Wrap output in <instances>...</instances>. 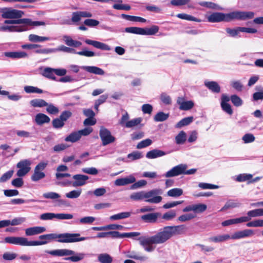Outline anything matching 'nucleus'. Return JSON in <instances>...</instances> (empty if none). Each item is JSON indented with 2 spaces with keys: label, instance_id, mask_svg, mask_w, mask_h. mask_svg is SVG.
Listing matches in <instances>:
<instances>
[{
  "label": "nucleus",
  "instance_id": "7ed1b4c3",
  "mask_svg": "<svg viewBox=\"0 0 263 263\" xmlns=\"http://www.w3.org/2000/svg\"><path fill=\"white\" fill-rule=\"evenodd\" d=\"M255 13L252 11L237 10L228 13L215 12L209 15L207 19L210 23L231 22L235 20L246 21L252 19Z\"/></svg>",
  "mask_w": 263,
  "mask_h": 263
},
{
  "label": "nucleus",
  "instance_id": "f3484780",
  "mask_svg": "<svg viewBox=\"0 0 263 263\" xmlns=\"http://www.w3.org/2000/svg\"><path fill=\"white\" fill-rule=\"evenodd\" d=\"M45 252L53 256H64L75 254V252L68 249H57L51 251H45Z\"/></svg>",
  "mask_w": 263,
  "mask_h": 263
},
{
  "label": "nucleus",
  "instance_id": "9b49d317",
  "mask_svg": "<svg viewBox=\"0 0 263 263\" xmlns=\"http://www.w3.org/2000/svg\"><path fill=\"white\" fill-rule=\"evenodd\" d=\"M99 136L103 146L111 143L115 141V138L111 135L110 132L103 127H101L100 129Z\"/></svg>",
  "mask_w": 263,
  "mask_h": 263
},
{
  "label": "nucleus",
  "instance_id": "9d476101",
  "mask_svg": "<svg viewBox=\"0 0 263 263\" xmlns=\"http://www.w3.org/2000/svg\"><path fill=\"white\" fill-rule=\"evenodd\" d=\"M32 162L29 159H23L18 162L16 167L19 168L17 171L16 175L21 177L25 176L31 170Z\"/></svg>",
  "mask_w": 263,
  "mask_h": 263
},
{
  "label": "nucleus",
  "instance_id": "393cba45",
  "mask_svg": "<svg viewBox=\"0 0 263 263\" xmlns=\"http://www.w3.org/2000/svg\"><path fill=\"white\" fill-rule=\"evenodd\" d=\"M4 55L12 59H22L28 57L27 53L24 51L5 52Z\"/></svg>",
  "mask_w": 263,
  "mask_h": 263
},
{
  "label": "nucleus",
  "instance_id": "2eb2a0df",
  "mask_svg": "<svg viewBox=\"0 0 263 263\" xmlns=\"http://www.w3.org/2000/svg\"><path fill=\"white\" fill-rule=\"evenodd\" d=\"M254 233V231L252 229H245L235 232L231 237L232 239H240L251 237Z\"/></svg>",
  "mask_w": 263,
  "mask_h": 263
},
{
  "label": "nucleus",
  "instance_id": "3c124183",
  "mask_svg": "<svg viewBox=\"0 0 263 263\" xmlns=\"http://www.w3.org/2000/svg\"><path fill=\"white\" fill-rule=\"evenodd\" d=\"M233 105L236 107L240 106L242 105L243 101L242 99L236 95H233L230 98Z\"/></svg>",
  "mask_w": 263,
  "mask_h": 263
},
{
  "label": "nucleus",
  "instance_id": "774afa93",
  "mask_svg": "<svg viewBox=\"0 0 263 263\" xmlns=\"http://www.w3.org/2000/svg\"><path fill=\"white\" fill-rule=\"evenodd\" d=\"M52 124L53 127L56 129L61 128L65 124L64 122L60 118L53 119Z\"/></svg>",
  "mask_w": 263,
  "mask_h": 263
},
{
  "label": "nucleus",
  "instance_id": "423d86ee",
  "mask_svg": "<svg viewBox=\"0 0 263 263\" xmlns=\"http://www.w3.org/2000/svg\"><path fill=\"white\" fill-rule=\"evenodd\" d=\"M159 27L153 25L151 28H143L137 27H129L125 28V31L127 33L144 35H153L159 31Z\"/></svg>",
  "mask_w": 263,
  "mask_h": 263
},
{
  "label": "nucleus",
  "instance_id": "f8f14e48",
  "mask_svg": "<svg viewBox=\"0 0 263 263\" xmlns=\"http://www.w3.org/2000/svg\"><path fill=\"white\" fill-rule=\"evenodd\" d=\"M226 30L229 35L232 37L236 36L240 32L249 33H255L257 32V30L256 29L242 27H237L235 28H227Z\"/></svg>",
  "mask_w": 263,
  "mask_h": 263
},
{
  "label": "nucleus",
  "instance_id": "6e6d98bb",
  "mask_svg": "<svg viewBox=\"0 0 263 263\" xmlns=\"http://www.w3.org/2000/svg\"><path fill=\"white\" fill-rule=\"evenodd\" d=\"M125 254L127 257L136 260H144L146 259V257L144 256H140L137 255L134 251H128L125 252Z\"/></svg>",
  "mask_w": 263,
  "mask_h": 263
},
{
  "label": "nucleus",
  "instance_id": "ddd939ff",
  "mask_svg": "<svg viewBox=\"0 0 263 263\" xmlns=\"http://www.w3.org/2000/svg\"><path fill=\"white\" fill-rule=\"evenodd\" d=\"M187 168L186 164H180L173 167L171 170L167 171L164 176L166 178L177 176L183 174L184 171Z\"/></svg>",
  "mask_w": 263,
  "mask_h": 263
},
{
  "label": "nucleus",
  "instance_id": "0eeeda50",
  "mask_svg": "<svg viewBox=\"0 0 263 263\" xmlns=\"http://www.w3.org/2000/svg\"><path fill=\"white\" fill-rule=\"evenodd\" d=\"M5 242L22 246H35L44 243V242L30 241L25 237L14 236L5 237Z\"/></svg>",
  "mask_w": 263,
  "mask_h": 263
},
{
  "label": "nucleus",
  "instance_id": "58836bf2",
  "mask_svg": "<svg viewBox=\"0 0 263 263\" xmlns=\"http://www.w3.org/2000/svg\"><path fill=\"white\" fill-rule=\"evenodd\" d=\"M30 104L34 107H42L48 105V103L41 99H33L30 101Z\"/></svg>",
  "mask_w": 263,
  "mask_h": 263
},
{
  "label": "nucleus",
  "instance_id": "e433bc0d",
  "mask_svg": "<svg viewBox=\"0 0 263 263\" xmlns=\"http://www.w3.org/2000/svg\"><path fill=\"white\" fill-rule=\"evenodd\" d=\"M242 222H244L243 217H240L239 218L230 219H228L225 221H223L221 223V225L223 227H227V226H229L230 225L236 224L240 223H242Z\"/></svg>",
  "mask_w": 263,
  "mask_h": 263
},
{
  "label": "nucleus",
  "instance_id": "72a5a7b5",
  "mask_svg": "<svg viewBox=\"0 0 263 263\" xmlns=\"http://www.w3.org/2000/svg\"><path fill=\"white\" fill-rule=\"evenodd\" d=\"M240 204H241L236 200L230 199L227 201L224 205L220 210V211L239 207Z\"/></svg>",
  "mask_w": 263,
  "mask_h": 263
},
{
  "label": "nucleus",
  "instance_id": "864d4df0",
  "mask_svg": "<svg viewBox=\"0 0 263 263\" xmlns=\"http://www.w3.org/2000/svg\"><path fill=\"white\" fill-rule=\"evenodd\" d=\"M230 85L237 91H241L243 88V85L240 80L232 81L230 82Z\"/></svg>",
  "mask_w": 263,
  "mask_h": 263
},
{
  "label": "nucleus",
  "instance_id": "8fccbe9b",
  "mask_svg": "<svg viewBox=\"0 0 263 263\" xmlns=\"http://www.w3.org/2000/svg\"><path fill=\"white\" fill-rule=\"evenodd\" d=\"M176 16L182 20L194 21L196 22H200L199 19L185 13H179L176 15Z\"/></svg>",
  "mask_w": 263,
  "mask_h": 263
},
{
  "label": "nucleus",
  "instance_id": "aec40b11",
  "mask_svg": "<svg viewBox=\"0 0 263 263\" xmlns=\"http://www.w3.org/2000/svg\"><path fill=\"white\" fill-rule=\"evenodd\" d=\"M177 103L179 105V109L181 110H188L192 108L194 103L192 101H185L183 97H178Z\"/></svg>",
  "mask_w": 263,
  "mask_h": 263
},
{
  "label": "nucleus",
  "instance_id": "c756f323",
  "mask_svg": "<svg viewBox=\"0 0 263 263\" xmlns=\"http://www.w3.org/2000/svg\"><path fill=\"white\" fill-rule=\"evenodd\" d=\"M54 74V68L50 67L45 68L42 72L43 76L52 80L57 81Z\"/></svg>",
  "mask_w": 263,
  "mask_h": 263
},
{
  "label": "nucleus",
  "instance_id": "a211bd4d",
  "mask_svg": "<svg viewBox=\"0 0 263 263\" xmlns=\"http://www.w3.org/2000/svg\"><path fill=\"white\" fill-rule=\"evenodd\" d=\"M72 179L74 181L72 182V186L74 187L81 186L86 183L89 177L82 174H76L72 176Z\"/></svg>",
  "mask_w": 263,
  "mask_h": 263
},
{
  "label": "nucleus",
  "instance_id": "5fc2aeb1",
  "mask_svg": "<svg viewBox=\"0 0 263 263\" xmlns=\"http://www.w3.org/2000/svg\"><path fill=\"white\" fill-rule=\"evenodd\" d=\"M37 200L34 199L24 200L23 199L18 198L11 199L10 203L12 204H20L24 203L35 202Z\"/></svg>",
  "mask_w": 263,
  "mask_h": 263
},
{
  "label": "nucleus",
  "instance_id": "13d9d810",
  "mask_svg": "<svg viewBox=\"0 0 263 263\" xmlns=\"http://www.w3.org/2000/svg\"><path fill=\"white\" fill-rule=\"evenodd\" d=\"M194 212L195 213H201L206 210L207 206L202 203L193 204Z\"/></svg>",
  "mask_w": 263,
  "mask_h": 263
},
{
  "label": "nucleus",
  "instance_id": "4d7b16f0",
  "mask_svg": "<svg viewBox=\"0 0 263 263\" xmlns=\"http://www.w3.org/2000/svg\"><path fill=\"white\" fill-rule=\"evenodd\" d=\"M247 227H263V219H256L246 224Z\"/></svg>",
  "mask_w": 263,
  "mask_h": 263
},
{
  "label": "nucleus",
  "instance_id": "dca6fc26",
  "mask_svg": "<svg viewBox=\"0 0 263 263\" xmlns=\"http://www.w3.org/2000/svg\"><path fill=\"white\" fill-rule=\"evenodd\" d=\"M230 101V97L226 94H222L221 97L220 105L222 109L230 115L233 114V109L231 105L228 103Z\"/></svg>",
  "mask_w": 263,
  "mask_h": 263
},
{
  "label": "nucleus",
  "instance_id": "680f3d73",
  "mask_svg": "<svg viewBox=\"0 0 263 263\" xmlns=\"http://www.w3.org/2000/svg\"><path fill=\"white\" fill-rule=\"evenodd\" d=\"M34 49V53L37 54H49L56 52V50L53 49V48L41 49L40 48H38Z\"/></svg>",
  "mask_w": 263,
  "mask_h": 263
},
{
  "label": "nucleus",
  "instance_id": "79ce46f5",
  "mask_svg": "<svg viewBox=\"0 0 263 263\" xmlns=\"http://www.w3.org/2000/svg\"><path fill=\"white\" fill-rule=\"evenodd\" d=\"M65 44L69 46L74 47H78L82 45V43L80 41L73 40L70 36H64Z\"/></svg>",
  "mask_w": 263,
  "mask_h": 263
},
{
  "label": "nucleus",
  "instance_id": "603ef678",
  "mask_svg": "<svg viewBox=\"0 0 263 263\" xmlns=\"http://www.w3.org/2000/svg\"><path fill=\"white\" fill-rule=\"evenodd\" d=\"M24 90L26 92L30 93H42L43 92V90L40 88H39L36 87H34L32 86H26L24 87Z\"/></svg>",
  "mask_w": 263,
  "mask_h": 263
},
{
  "label": "nucleus",
  "instance_id": "49530a36",
  "mask_svg": "<svg viewBox=\"0 0 263 263\" xmlns=\"http://www.w3.org/2000/svg\"><path fill=\"white\" fill-rule=\"evenodd\" d=\"M183 194V190L180 188H174L167 192V195L172 197H178Z\"/></svg>",
  "mask_w": 263,
  "mask_h": 263
},
{
  "label": "nucleus",
  "instance_id": "39448f33",
  "mask_svg": "<svg viewBox=\"0 0 263 263\" xmlns=\"http://www.w3.org/2000/svg\"><path fill=\"white\" fill-rule=\"evenodd\" d=\"M162 194V190L159 189H155L148 192L144 191L134 193L130 195V199L134 201L145 200V201L151 203H160L162 198L159 196Z\"/></svg>",
  "mask_w": 263,
  "mask_h": 263
},
{
  "label": "nucleus",
  "instance_id": "a878e982",
  "mask_svg": "<svg viewBox=\"0 0 263 263\" xmlns=\"http://www.w3.org/2000/svg\"><path fill=\"white\" fill-rule=\"evenodd\" d=\"M27 30L24 26L3 25L0 27V31L9 32H22Z\"/></svg>",
  "mask_w": 263,
  "mask_h": 263
},
{
  "label": "nucleus",
  "instance_id": "37998d69",
  "mask_svg": "<svg viewBox=\"0 0 263 263\" xmlns=\"http://www.w3.org/2000/svg\"><path fill=\"white\" fill-rule=\"evenodd\" d=\"M80 138V134H79V132L78 131L71 133L69 135L65 138V141L73 143L78 141Z\"/></svg>",
  "mask_w": 263,
  "mask_h": 263
},
{
  "label": "nucleus",
  "instance_id": "a19ab883",
  "mask_svg": "<svg viewBox=\"0 0 263 263\" xmlns=\"http://www.w3.org/2000/svg\"><path fill=\"white\" fill-rule=\"evenodd\" d=\"M98 259L100 263H111L112 261L111 256L107 253L100 254L98 255Z\"/></svg>",
  "mask_w": 263,
  "mask_h": 263
},
{
  "label": "nucleus",
  "instance_id": "bb28decb",
  "mask_svg": "<svg viewBox=\"0 0 263 263\" xmlns=\"http://www.w3.org/2000/svg\"><path fill=\"white\" fill-rule=\"evenodd\" d=\"M230 238L231 237L229 234H223L210 237L208 238V240L211 242L220 243L224 242Z\"/></svg>",
  "mask_w": 263,
  "mask_h": 263
},
{
  "label": "nucleus",
  "instance_id": "f704fd0d",
  "mask_svg": "<svg viewBox=\"0 0 263 263\" xmlns=\"http://www.w3.org/2000/svg\"><path fill=\"white\" fill-rule=\"evenodd\" d=\"M26 220V218L24 217H17L15 218L10 221V220H2L3 222H6V225L5 226V227H8L10 225L11 226H17L22 224Z\"/></svg>",
  "mask_w": 263,
  "mask_h": 263
},
{
  "label": "nucleus",
  "instance_id": "6ab92c4d",
  "mask_svg": "<svg viewBox=\"0 0 263 263\" xmlns=\"http://www.w3.org/2000/svg\"><path fill=\"white\" fill-rule=\"evenodd\" d=\"M160 215L161 214L158 212L150 213L142 215L141 219L146 223H154L157 222L158 218Z\"/></svg>",
  "mask_w": 263,
  "mask_h": 263
},
{
  "label": "nucleus",
  "instance_id": "de8ad7c7",
  "mask_svg": "<svg viewBox=\"0 0 263 263\" xmlns=\"http://www.w3.org/2000/svg\"><path fill=\"white\" fill-rule=\"evenodd\" d=\"M193 121V117H186L181 120L176 125V128H181L184 126L187 125Z\"/></svg>",
  "mask_w": 263,
  "mask_h": 263
},
{
  "label": "nucleus",
  "instance_id": "09e8293b",
  "mask_svg": "<svg viewBox=\"0 0 263 263\" xmlns=\"http://www.w3.org/2000/svg\"><path fill=\"white\" fill-rule=\"evenodd\" d=\"M168 117V114H165L162 111H160L155 116L154 119L156 122H163L166 120Z\"/></svg>",
  "mask_w": 263,
  "mask_h": 263
},
{
  "label": "nucleus",
  "instance_id": "20e7f679",
  "mask_svg": "<svg viewBox=\"0 0 263 263\" xmlns=\"http://www.w3.org/2000/svg\"><path fill=\"white\" fill-rule=\"evenodd\" d=\"M39 238L41 241L37 242H44L40 246L48 243L50 240L56 239L60 243H73L84 241L88 239V237H80L79 233H64L61 234L50 233L40 235Z\"/></svg>",
  "mask_w": 263,
  "mask_h": 263
},
{
  "label": "nucleus",
  "instance_id": "2f4dec72",
  "mask_svg": "<svg viewBox=\"0 0 263 263\" xmlns=\"http://www.w3.org/2000/svg\"><path fill=\"white\" fill-rule=\"evenodd\" d=\"M247 216H242L243 217L244 222H249L251 221L250 220H251L252 218L260 217L259 209L250 210L247 212Z\"/></svg>",
  "mask_w": 263,
  "mask_h": 263
},
{
  "label": "nucleus",
  "instance_id": "c85d7f7f",
  "mask_svg": "<svg viewBox=\"0 0 263 263\" xmlns=\"http://www.w3.org/2000/svg\"><path fill=\"white\" fill-rule=\"evenodd\" d=\"M166 155V153L161 150L154 149L148 152L146 154V157L148 159H155L158 157H162Z\"/></svg>",
  "mask_w": 263,
  "mask_h": 263
},
{
  "label": "nucleus",
  "instance_id": "473e14b6",
  "mask_svg": "<svg viewBox=\"0 0 263 263\" xmlns=\"http://www.w3.org/2000/svg\"><path fill=\"white\" fill-rule=\"evenodd\" d=\"M255 90L256 92L253 94V101L263 100V86L261 85L256 86Z\"/></svg>",
  "mask_w": 263,
  "mask_h": 263
},
{
  "label": "nucleus",
  "instance_id": "c9c22d12",
  "mask_svg": "<svg viewBox=\"0 0 263 263\" xmlns=\"http://www.w3.org/2000/svg\"><path fill=\"white\" fill-rule=\"evenodd\" d=\"M132 215L130 212H121L117 214H115L110 216L109 219L110 220H117L120 219H125L129 217Z\"/></svg>",
  "mask_w": 263,
  "mask_h": 263
},
{
  "label": "nucleus",
  "instance_id": "e2e57ef3",
  "mask_svg": "<svg viewBox=\"0 0 263 263\" xmlns=\"http://www.w3.org/2000/svg\"><path fill=\"white\" fill-rule=\"evenodd\" d=\"M81 192L82 190L81 189L78 190H73L66 193L65 196L67 198L70 199L77 198L80 196Z\"/></svg>",
  "mask_w": 263,
  "mask_h": 263
},
{
  "label": "nucleus",
  "instance_id": "a18cd8bd",
  "mask_svg": "<svg viewBox=\"0 0 263 263\" xmlns=\"http://www.w3.org/2000/svg\"><path fill=\"white\" fill-rule=\"evenodd\" d=\"M86 254L83 253H77L76 255L71 256L70 257L65 258V260H70L72 262H78L84 258Z\"/></svg>",
  "mask_w": 263,
  "mask_h": 263
},
{
  "label": "nucleus",
  "instance_id": "6e6552de",
  "mask_svg": "<svg viewBox=\"0 0 263 263\" xmlns=\"http://www.w3.org/2000/svg\"><path fill=\"white\" fill-rule=\"evenodd\" d=\"M69 68L71 71L75 73H78L80 70V68H81L90 73L100 76L104 75L105 73L104 71L102 69L95 66H82L79 67L78 65H70Z\"/></svg>",
  "mask_w": 263,
  "mask_h": 263
},
{
  "label": "nucleus",
  "instance_id": "052dcab7",
  "mask_svg": "<svg viewBox=\"0 0 263 263\" xmlns=\"http://www.w3.org/2000/svg\"><path fill=\"white\" fill-rule=\"evenodd\" d=\"M176 216V212L175 210H171L164 213L162 215V219L165 220H171Z\"/></svg>",
  "mask_w": 263,
  "mask_h": 263
},
{
  "label": "nucleus",
  "instance_id": "412c9836",
  "mask_svg": "<svg viewBox=\"0 0 263 263\" xmlns=\"http://www.w3.org/2000/svg\"><path fill=\"white\" fill-rule=\"evenodd\" d=\"M85 42L88 45H92L94 47L101 50L109 51L111 49L108 45L99 41L86 39L85 40Z\"/></svg>",
  "mask_w": 263,
  "mask_h": 263
},
{
  "label": "nucleus",
  "instance_id": "69168bd1",
  "mask_svg": "<svg viewBox=\"0 0 263 263\" xmlns=\"http://www.w3.org/2000/svg\"><path fill=\"white\" fill-rule=\"evenodd\" d=\"M199 4L202 7H206L208 8H211L213 9H219V6L213 3L210 2H201L199 3Z\"/></svg>",
  "mask_w": 263,
  "mask_h": 263
},
{
  "label": "nucleus",
  "instance_id": "0e129e2a",
  "mask_svg": "<svg viewBox=\"0 0 263 263\" xmlns=\"http://www.w3.org/2000/svg\"><path fill=\"white\" fill-rule=\"evenodd\" d=\"M196 217V215L192 213L185 214L180 216L178 219L181 222H185L190 220Z\"/></svg>",
  "mask_w": 263,
  "mask_h": 263
},
{
  "label": "nucleus",
  "instance_id": "f257e3e1",
  "mask_svg": "<svg viewBox=\"0 0 263 263\" xmlns=\"http://www.w3.org/2000/svg\"><path fill=\"white\" fill-rule=\"evenodd\" d=\"M185 230L186 228L184 225L166 226L154 235L142 236L137 239L145 251L151 252L155 249V247L153 246V245L163 243L173 236L182 234Z\"/></svg>",
  "mask_w": 263,
  "mask_h": 263
},
{
  "label": "nucleus",
  "instance_id": "b1692460",
  "mask_svg": "<svg viewBox=\"0 0 263 263\" xmlns=\"http://www.w3.org/2000/svg\"><path fill=\"white\" fill-rule=\"evenodd\" d=\"M136 181V178L133 175L127 177L119 178L115 180V184L117 186H124L129 184L133 183Z\"/></svg>",
  "mask_w": 263,
  "mask_h": 263
},
{
  "label": "nucleus",
  "instance_id": "bf43d9fd",
  "mask_svg": "<svg viewBox=\"0 0 263 263\" xmlns=\"http://www.w3.org/2000/svg\"><path fill=\"white\" fill-rule=\"evenodd\" d=\"M141 118H138L132 119L130 121L126 122L125 127L127 128H131L139 124L141 122Z\"/></svg>",
  "mask_w": 263,
  "mask_h": 263
},
{
  "label": "nucleus",
  "instance_id": "4c0bfd02",
  "mask_svg": "<svg viewBox=\"0 0 263 263\" xmlns=\"http://www.w3.org/2000/svg\"><path fill=\"white\" fill-rule=\"evenodd\" d=\"M121 17L125 19L126 20L132 21V22H141V23H145L147 22L146 20L140 17V16H133V15H129L127 14H122L121 15Z\"/></svg>",
  "mask_w": 263,
  "mask_h": 263
},
{
  "label": "nucleus",
  "instance_id": "4be33fe9",
  "mask_svg": "<svg viewBox=\"0 0 263 263\" xmlns=\"http://www.w3.org/2000/svg\"><path fill=\"white\" fill-rule=\"evenodd\" d=\"M46 231L44 227H33L25 229V235L27 236H33L41 234Z\"/></svg>",
  "mask_w": 263,
  "mask_h": 263
},
{
  "label": "nucleus",
  "instance_id": "7c9ffc66",
  "mask_svg": "<svg viewBox=\"0 0 263 263\" xmlns=\"http://www.w3.org/2000/svg\"><path fill=\"white\" fill-rule=\"evenodd\" d=\"M35 120L38 125H42L44 123H49L50 119L47 115L42 113H39L36 115Z\"/></svg>",
  "mask_w": 263,
  "mask_h": 263
},
{
  "label": "nucleus",
  "instance_id": "c03bdc74",
  "mask_svg": "<svg viewBox=\"0 0 263 263\" xmlns=\"http://www.w3.org/2000/svg\"><path fill=\"white\" fill-rule=\"evenodd\" d=\"M28 39L30 41L32 42H42L49 40L48 37L40 36L34 34H30Z\"/></svg>",
  "mask_w": 263,
  "mask_h": 263
},
{
  "label": "nucleus",
  "instance_id": "4468645a",
  "mask_svg": "<svg viewBox=\"0 0 263 263\" xmlns=\"http://www.w3.org/2000/svg\"><path fill=\"white\" fill-rule=\"evenodd\" d=\"M92 16V13L88 11H75L73 12L71 14V21L73 24H77L81 20L82 18H90Z\"/></svg>",
  "mask_w": 263,
  "mask_h": 263
},
{
  "label": "nucleus",
  "instance_id": "1a4fd4ad",
  "mask_svg": "<svg viewBox=\"0 0 263 263\" xmlns=\"http://www.w3.org/2000/svg\"><path fill=\"white\" fill-rule=\"evenodd\" d=\"M48 165L47 162H41L34 168V173L31 176L32 181L36 182L45 178V174L43 171Z\"/></svg>",
  "mask_w": 263,
  "mask_h": 263
},
{
  "label": "nucleus",
  "instance_id": "5701e85b",
  "mask_svg": "<svg viewBox=\"0 0 263 263\" xmlns=\"http://www.w3.org/2000/svg\"><path fill=\"white\" fill-rule=\"evenodd\" d=\"M140 235V233L138 232H133L129 233H121L118 231H112V238H132L135 236H138Z\"/></svg>",
  "mask_w": 263,
  "mask_h": 263
},
{
  "label": "nucleus",
  "instance_id": "ea45409f",
  "mask_svg": "<svg viewBox=\"0 0 263 263\" xmlns=\"http://www.w3.org/2000/svg\"><path fill=\"white\" fill-rule=\"evenodd\" d=\"M186 140V134L182 130L175 137V142L177 144H183Z\"/></svg>",
  "mask_w": 263,
  "mask_h": 263
},
{
  "label": "nucleus",
  "instance_id": "f03ea898",
  "mask_svg": "<svg viewBox=\"0 0 263 263\" xmlns=\"http://www.w3.org/2000/svg\"><path fill=\"white\" fill-rule=\"evenodd\" d=\"M0 11L3 18L13 19L5 20V24H26L35 26L45 25L44 22L32 21L30 18H21L24 15V12L22 10L5 7L1 8Z\"/></svg>",
  "mask_w": 263,
  "mask_h": 263
},
{
  "label": "nucleus",
  "instance_id": "338daca9",
  "mask_svg": "<svg viewBox=\"0 0 263 263\" xmlns=\"http://www.w3.org/2000/svg\"><path fill=\"white\" fill-rule=\"evenodd\" d=\"M252 178V175L249 174H239L236 177V180L238 182H244L250 180Z\"/></svg>",
  "mask_w": 263,
  "mask_h": 263
},
{
  "label": "nucleus",
  "instance_id": "cd10ccee",
  "mask_svg": "<svg viewBox=\"0 0 263 263\" xmlns=\"http://www.w3.org/2000/svg\"><path fill=\"white\" fill-rule=\"evenodd\" d=\"M204 85L212 92L214 93H219L220 92V86L215 81H204Z\"/></svg>",
  "mask_w": 263,
  "mask_h": 263
}]
</instances>
